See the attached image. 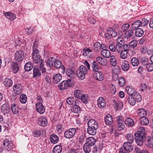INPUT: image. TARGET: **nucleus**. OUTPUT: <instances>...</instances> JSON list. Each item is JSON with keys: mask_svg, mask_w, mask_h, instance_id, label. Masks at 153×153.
Returning <instances> with one entry per match:
<instances>
[{"mask_svg": "<svg viewBox=\"0 0 153 153\" xmlns=\"http://www.w3.org/2000/svg\"><path fill=\"white\" fill-rule=\"evenodd\" d=\"M110 62L111 64L113 66H115L116 65V61L115 56L112 55L110 57Z\"/></svg>", "mask_w": 153, "mask_h": 153, "instance_id": "4d7b16f0", "label": "nucleus"}, {"mask_svg": "<svg viewBox=\"0 0 153 153\" xmlns=\"http://www.w3.org/2000/svg\"><path fill=\"white\" fill-rule=\"evenodd\" d=\"M146 65V68L149 71H152L153 70V64L151 63H146L144 64Z\"/></svg>", "mask_w": 153, "mask_h": 153, "instance_id": "6e6d98bb", "label": "nucleus"}, {"mask_svg": "<svg viewBox=\"0 0 153 153\" xmlns=\"http://www.w3.org/2000/svg\"><path fill=\"white\" fill-rule=\"evenodd\" d=\"M6 18L10 21H13L16 18V16L15 14L10 12H7L4 14Z\"/></svg>", "mask_w": 153, "mask_h": 153, "instance_id": "b1692460", "label": "nucleus"}, {"mask_svg": "<svg viewBox=\"0 0 153 153\" xmlns=\"http://www.w3.org/2000/svg\"><path fill=\"white\" fill-rule=\"evenodd\" d=\"M113 102H114V105L115 107L116 108L117 110H121L123 108V104L121 102H117L114 100Z\"/></svg>", "mask_w": 153, "mask_h": 153, "instance_id": "ea45409f", "label": "nucleus"}, {"mask_svg": "<svg viewBox=\"0 0 153 153\" xmlns=\"http://www.w3.org/2000/svg\"><path fill=\"white\" fill-rule=\"evenodd\" d=\"M97 105L100 108H103L106 105V102L102 97H99L97 100Z\"/></svg>", "mask_w": 153, "mask_h": 153, "instance_id": "ddd939ff", "label": "nucleus"}, {"mask_svg": "<svg viewBox=\"0 0 153 153\" xmlns=\"http://www.w3.org/2000/svg\"><path fill=\"white\" fill-rule=\"evenodd\" d=\"M112 74H117L120 72V69L118 67H115L112 69Z\"/></svg>", "mask_w": 153, "mask_h": 153, "instance_id": "338daca9", "label": "nucleus"}, {"mask_svg": "<svg viewBox=\"0 0 153 153\" xmlns=\"http://www.w3.org/2000/svg\"><path fill=\"white\" fill-rule=\"evenodd\" d=\"M50 140L51 143H56L59 141V137L57 135L55 134H52L51 136Z\"/></svg>", "mask_w": 153, "mask_h": 153, "instance_id": "c85d7f7f", "label": "nucleus"}, {"mask_svg": "<svg viewBox=\"0 0 153 153\" xmlns=\"http://www.w3.org/2000/svg\"><path fill=\"white\" fill-rule=\"evenodd\" d=\"M126 139L128 141L127 143H132L134 141V137L133 135L131 134H128L126 137Z\"/></svg>", "mask_w": 153, "mask_h": 153, "instance_id": "49530a36", "label": "nucleus"}, {"mask_svg": "<svg viewBox=\"0 0 153 153\" xmlns=\"http://www.w3.org/2000/svg\"><path fill=\"white\" fill-rule=\"evenodd\" d=\"M62 147L59 145H57L55 146L53 149V153H60L62 151Z\"/></svg>", "mask_w": 153, "mask_h": 153, "instance_id": "58836bf2", "label": "nucleus"}, {"mask_svg": "<svg viewBox=\"0 0 153 153\" xmlns=\"http://www.w3.org/2000/svg\"><path fill=\"white\" fill-rule=\"evenodd\" d=\"M131 63L134 66H137L139 64L138 59L135 57L132 58L131 60Z\"/></svg>", "mask_w": 153, "mask_h": 153, "instance_id": "3c124183", "label": "nucleus"}, {"mask_svg": "<svg viewBox=\"0 0 153 153\" xmlns=\"http://www.w3.org/2000/svg\"><path fill=\"white\" fill-rule=\"evenodd\" d=\"M62 63L60 60L55 59V61L54 62L53 66L57 68H59L62 67L61 68L62 69V73L64 74L65 72V67L63 65H62Z\"/></svg>", "mask_w": 153, "mask_h": 153, "instance_id": "f8f14e48", "label": "nucleus"}, {"mask_svg": "<svg viewBox=\"0 0 153 153\" xmlns=\"http://www.w3.org/2000/svg\"><path fill=\"white\" fill-rule=\"evenodd\" d=\"M33 77H39L41 76V74L39 68L37 66H34L33 69Z\"/></svg>", "mask_w": 153, "mask_h": 153, "instance_id": "a211bd4d", "label": "nucleus"}, {"mask_svg": "<svg viewBox=\"0 0 153 153\" xmlns=\"http://www.w3.org/2000/svg\"><path fill=\"white\" fill-rule=\"evenodd\" d=\"M56 129L57 131L59 133H61L64 130L63 125L61 124L58 125L57 126Z\"/></svg>", "mask_w": 153, "mask_h": 153, "instance_id": "e2e57ef3", "label": "nucleus"}, {"mask_svg": "<svg viewBox=\"0 0 153 153\" xmlns=\"http://www.w3.org/2000/svg\"><path fill=\"white\" fill-rule=\"evenodd\" d=\"M119 85L121 87L123 86L125 84V80L123 77H120L118 80Z\"/></svg>", "mask_w": 153, "mask_h": 153, "instance_id": "bf43d9fd", "label": "nucleus"}, {"mask_svg": "<svg viewBox=\"0 0 153 153\" xmlns=\"http://www.w3.org/2000/svg\"><path fill=\"white\" fill-rule=\"evenodd\" d=\"M128 52L126 51L122 50L120 53V57L123 59H126L127 57Z\"/></svg>", "mask_w": 153, "mask_h": 153, "instance_id": "052dcab7", "label": "nucleus"}, {"mask_svg": "<svg viewBox=\"0 0 153 153\" xmlns=\"http://www.w3.org/2000/svg\"><path fill=\"white\" fill-rule=\"evenodd\" d=\"M140 131L134 134V138L136 143L139 146H141L145 141L146 136L145 129L143 127L139 128Z\"/></svg>", "mask_w": 153, "mask_h": 153, "instance_id": "f257e3e1", "label": "nucleus"}, {"mask_svg": "<svg viewBox=\"0 0 153 153\" xmlns=\"http://www.w3.org/2000/svg\"><path fill=\"white\" fill-rule=\"evenodd\" d=\"M25 56V52L22 50H19L16 52L15 54V60L19 62L22 61Z\"/></svg>", "mask_w": 153, "mask_h": 153, "instance_id": "423d86ee", "label": "nucleus"}, {"mask_svg": "<svg viewBox=\"0 0 153 153\" xmlns=\"http://www.w3.org/2000/svg\"><path fill=\"white\" fill-rule=\"evenodd\" d=\"M107 32L109 36L110 35L113 37H116L117 35V33L115 30L111 27L108 28Z\"/></svg>", "mask_w": 153, "mask_h": 153, "instance_id": "a878e982", "label": "nucleus"}, {"mask_svg": "<svg viewBox=\"0 0 153 153\" xmlns=\"http://www.w3.org/2000/svg\"><path fill=\"white\" fill-rule=\"evenodd\" d=\"M55 59L53 57H50L47 60V65L49 67L53 66Z\"/></svg>", "mask_w": 153, "mask_h": 153, "instance_id": "c03bdc74", "label": "nucleus"}, {"mask_svg": "<svg viewBox=\"0 0 153 153\" xmlns=\"http://www.w3.org/2000/svg\"><path fill=\"white\" fill-rule=\"evenodd\" d=\"M132 96L137 102H140L142 100V98L140 94L138 92L134 91Z\"/></svg>", "mask_w": 153, "mask_h": 153, "instance_id": "e433bc0d", "label": "nucleus"}, {"mask_svg": "<svg viewBox=\"0 0 153 153\" xmlns=\"http://www.w3.org/2000/svg\"><path fill=\"white\" fill-rule=\"evenodd\" d=\"M140 20H137L134 22L131 25V28L133 30H137L138 29V27L140 26Z\"/></svg>", "mask_w": 153, "mask_h": 153, "instance_id": "f704fd0d", "label": "nucleus"}, {"mask_svg": "<svg viewBox=\"0 0 153 153\" xmlns=\"http://www.w3.org/2000/svg\"><path fill=\"white\" fill-rule=\"evenodd\" d=\"M96 141L94 137H91L88 138L85 143L88 144V146H92L95 144Z\"/></svg>", "mask_w": 153, "mask_h": 153, "instance_id": "c756f323", "label": "nucleus"}, {"mask_svg": "<svg viewBox=\"0 0 153 153\" xmlns=\"http://www.w3.org/2000/svg\"><path fill=\"white\" fill-rule=\"evenodd\" d=\"M91 146H88V145L86 143H85L83 146V149L85 152L86 153H88L91 150V149L90 147Z\"/></svg>", "mask_w": 153, "mask_h": 153, "instance_id": "603ef678", "label": "nucleus"}, {"mask_svg": "<svg viewBox=\"0 0 153 153\" xmlns=\"http://www.w3.org/2000/svg\"><path fill=\"white\" fill-rule=\"evenodd\" d=\"M25 69L27 71H30L33 68V66L30 62H28L26 63L25 65Z\"/></svg>", "mask_w": 153, "mask_h": 153, "instance_id": "a18cd8bd", "label": "nucleus"}, {"mask_svg": "<svg viewBox=\"0 0 153 153\" xmlns=\"http://www.w3.org/2000/svg\"><path fill=\"white\" fill-rule=\"evenodd\" d=\"M121 67L123 70L127 71L129 68L128 62L126 60H123L122 62Z\"/></svg>", "mask_w": 153, "mask_h": 153, "instance_id": "5701e85b", "label": "nucleus"}, {"mask_svg": "<svg viewBox=\"0 0 153 153\" xmlns=\"http://www.w3.org/2000/svg\"><path fill=\"white\" fill-rule=\"evenodd\" d=\"M36 108L37 111L40 114H43L45 111L44 105L41 102H37L36 104Z\"/></svg>", "mask_w": 153, "mask_h": 153, "instance_id": "9d476101", "label": "nucleus"}, {"mask_svg": "<svg viewBox=\"0 0 153 153\" xmlns=\"http://www.w3.org/2000/svg\"><path fill=\"white\" fill-rule=\"evenodd\" d=\"M140 123L141 125L146 126L149 123V121L147 118L143 117L140 118Z\"/></svg>", "mask_w": 153, "mask_h": 153, "instance_id": "cd10ccee", "label": "nucleus"}, {"mask_svg": "<svg viewBox=\"0 0 153 153\" xmlns=\"http://www.w3.org/2000/svg\"><path fill=\"white\" fill-rule=\"evenodd\" d=\"M123 45L117 43L116 45V50L118 53L121 50Z\"/></svg>", "mask_w": 153, "mask_h": 153, "instance_id": "69168bd1", "label": "nucleus"}, {"mask_svg": "<svg viewBox=\"0 0 153 153\" xmlns=\"http://www.w3.org/2000/svg\"><path fill=\"white\" fill-rule=\"evenodd\" d=\"M71 111L74 113H78L80 112L81 108L78 105L75 104L71 107Z\"/></svg>", "mask_w": 153, "mask_h": 153, "instance_id": "473e14b6", "label": "nucleus"}, {"mask_svg": "<svg viewBox=\"0 0 153 153\" xmlns=\"http://www.w3.org/2000/svg\"><path fill=\"white\" fill-rule=\"evenodd\" d=\"M100 44L99 42H96L93 46V49L96 52H99L100 50Z\"/></svg>", "mask_w": 153, "mask_h": 153, "instance_id": "de8ad7c7", "label": "nucleus"}, {"mask_svg": "<svg viewBox=\"0 0 153 153\" xmlns=\"http://www.w3.org/2000/svg\"><path fill=\"white\" fill-rule=\"evenodd\" d=\"M127 100L129 103L131 105H134L136 103V100L132 95H129L127 98Z\"/></svg>", "mask_w": 153, "mask_h": 153, "instance_id": "4c0bfd02", "label": "nucleus"}, {"mask_svg": "<svg viewBox=\"0 0 153 153\" xmlns=\"http://www.w3.org/2000/svg\"><path fill=\"white\" fill-rule=\"evenodd\" d=\"M104 120L106 124L107 125H111L113 123V117L110 114H108L105 116Z\"/></svg>", "mask_w": 153, "mask_h": 153, "instance_id": "aec40b11", "label": "nucleus"}, {"mask_svg": "<svg viewBox=\"0 0 153 153\" xmlns=\"http://www.w3.org/2000/svg\"><path fill=\"white\" fill-rule=\"evenodd\" d=\"M11 67L12 70L14 74L16 73L19 70L18 65L16 62H13L11 64Z\"/></svg>", "mask_w": 153, "mask_h": 153, "instance_id": "2f4dec72", "label": "nucleus"}, {"mask_svg": "<svg viewBox=\"0 0 153 153\" xmlns=\"http://www.w3.org/2000/svg\"><path fill=\"white\" fill-rule=\"evenodd\" d=\"M19 108L18 105L15 103L11 105V110L12 113L15 114H19Z\"/></svg>", "mask_w": 153, "mask_h": 153, "instance_id": "6ab92c4d", "label": "nucleus"}, {"mask_svg": "<svg viewBox=\"0 0 153 153\" xmlns=\"http://www.w3.org/2000/svg\"><path fill=\"white\" fill-rule=\"evenodd\" d=\"M39 52L38 50L35 49L32 54V59L33 62L35 63H40L41 60L42 59H40V56L38 53Z\"/></svg>", "mask_w": 153, "mask_h": 153, "instance_id": "1a4fd4ad", "label": "nucleus"}, {"mask_svg": "<svg viewBox=\"0 0 153 153\" xmlns=\"http://www.w3.org/2000/svg\"><path fill=\"white\" fill-rule=\"evenodd\" d=\"M146 145L149 148H152L153 147V139L152 138L148 139L146 142Z\"/></svg>", "mask_w": 153, "mask_h": 153, "instance_id": "8fccbe9b", "label": "nucleus"}, {"mask_svg": "<svg viewBox=\"0 0 153 153\" xmlns=\"http://www.w3.org/2000/svg\"><path fill=\"white\" fill-rule=\"evenodd\" d=\"M82 94L81 91L79 89L75 90L74 92V97L77 98H80V95Z\"/></svg>", "mask_w": 153, "mask_h": 153, "instance_id": "5fc2aeb1", "label": "nucleus"}, {"mask_svg": "<svg viewBox=\"0 0 153 153\" xmlns=\"http://www.w3.org/2000/svg\"><path fill=\"white\" fill-rule=\"evenodd\" d=\"M74 98L73 97H68L66 99V102L68 105H71L73 104L74 101Z\"/></svg>", "mask_w": 153, "mask_h": 153, "instance_id": "680f3d73", "label": "nucleus"}, {"mask_svg": "<svg viewBox=\"0 0 153 153\" xmlns=\"http://www.w3.org/2000/svg\"><path fill=\"white\" fill-rule=\"evenodd\" d=\"M66 74L68 76L71 78H74L75 76L74 71L70 68L66 69Z\"/></svg>", "mask_w": 153, "mask_h": 153, "instance_id": "7c9ffc66", "label": "nucleus"}, {"mask_svg": "<svg viewBox=\"0 0 153 153\" xmlns=\"http://www.w3.org/2000/svg\"><path fill=\"white\" fill-rule=\"evenodd\" d=\"M92 67L93 71L96 72L98 71V70L99 69V67L97 62L95 61H94L93 62L92 64Z\"/></svg>", "mask_w": 153, "mask_h": 153, "instance_id": "09e8293b", "label": "nucleus"}, {"mask_svg": "<svg viewBox=\"0 0 153 153\" xmlns=\"http://www.w3.org/2000/svg\"><path fill=\"white\" fill-rule=\"evenodd\" d=\"M126 125L130 127H132L134 125V122L131 118H127L125 121Z\"/></svg>", "mask_w": 153, "mask_h": 153, "instance_id": "4be33fe9", "label": "nucleus"}, {"mask_svg": "<svg viewBox=\"0 0 153 153\" xmlns=\"http://www.w3.org/2000/svg\"><path fill=\"white\" fill-rule=\"evenodd\" d=\"M76 132V129L72 128L65 131L64 132V137L67 139H71L73 138Z\"/></svg>", "mask_w": 153, "mask_h": 153, "instance_id": "0eeeda50", "label": "nucleus"}, {"mask_svg": "<svg viewBox=\"0 0 153 153\" xmlns=\"http://www.w3.org/2000/svg\"><path fill=\"white\" fill-rule=\"evenodd\" d=\"M43 62L44 60L42 59L41 60V62L40 63L39 68L40 71H42V75L45 76L47 73L45 68L44 67V65L43 64Z\"/></svg>", "mask_w": 153, "mask_h": 153, "instance_id": "bb28decb", "label": "nucleus"}, {"mask_svg": "<svg viewBox=\"0 0 153 153\" xmlns=\"http://www.w3.org/2000/svg\"><path fill=\"white\" fill-rule=\"evenodd\" d=\"M101 54L103 57L108 58L110 56L111 53L108 50L105 49L101 51Z\"/></svg>", "mask_w": 153, "mask_h": 153, "instance_id": "393cba45", "label": "nucleus"}, {"mask_svg": "<svg viewBox=\"0 0 153 153\" xmlns=\"http://www.w3.org/2000/svg\"><path fill=\"white\" fill-rule=\"evenodd\" d=\"M13 90L16 94L19 95L22 92V88L21 85L19 84H15L13 87Z\"/></svg>", "mask_w": 153, "mask_h": 153, "instance_id": "4468645a", "label": "nucleus"}, {"mask_svg": "<svg viewBox=\"0 0 153 153\" xmlns=\"http://www.w3.org/2000/svg\"><path fill=\"white\" fill-rule=\"evenodd\" d=\"M137 42L136 40H133L129 44L130 47L134 48L137 46Z\"/></svg>", "mask_w": 153, "mask_h": 153, "instance_id": "774afa93", "label": "nucleus"}, {"mask_svg": "<svg viewBox=\"0 0 153 153\" xmlns=\"http://www.w3.org/2000/svg\"><path fill=\"white\" fill-rule=\"evenodd\" d=\"M10 110L9 106L7 103L4 104L1 106V111L4 115L8 114Z\"/></svg>", "mask_w": 153, "mask_h": 153, "instance_id": "dca6fc26", "label": "nucleus"}, {"mask_svg": "<svg viewBox=\"0 0 153 153\" xmlns=\"http://www.w3.org/2000/svg\"><path fill=\"white\" fill-rule=\"evenodd\" d=\"M138 116L142 117H145L146 116L147 113L145 110L143 108H140L138 111Z\"/></svg>", "mask_w": 153, "mask_h": 153, "instance_id": "72a5a7b5", "label": "nucleus"}, {"mask_svg": "<svg viewBox=\"0 0 153 153\" xmlns=\"http://www.w3.org/2000/svg\"><path fill=\"white\" fill-rule=\"evenodd\" d=\"M88 70L86 67L81 65L77 71V76L81 79L83 80L85 77V75L87 73Z\"/></svg>", "mask_w": 153, "mask_h": 153, "instance_id": "20e7f679", "label": "nucleus"}, {"mask_svg": "<svg viewBox=\"0 0 153 153\" xmlns=\"http://www.w3.org/2000/svg\"><path fill=\"white\" fill-rule=\"evenodd\" d=\"M71 79H68L67 80L62 81L58 85V87L60 90H64L67 88L68 87L71 86Z\"/></svg>", "mask_w": 153, "mask_h": 153, "instance_id": "6e6552de", "label": "nucleus"}, {"mask_svg": "<svg viewBox=\"0 0 153 153\" xmlns=\"http://www.w3.org/2000/svg\"><path fill=\"white\" fill-rule=\"evenodd\" d=\"M144 31L141 28H139L136 30L135 35L138 37H141L143 34Z\"/></svg>", "mask_w": 153, "mask_h": 153, "instance_id": "79ce46f5", "label": "nucleus"}, {"mask_svg": "<svg viewBox=\"0 0 153 153\" xmlns=\"http://www.w3.org/2000/svg\"><path fill=\"white\" fill-rule=\"evenodd\" d=\"M27 101V97L25 94H22L20 96V101L22 103H25Z\"/></svg>", "mask_w": 153, "mask_h": 153, "instance_id": "37998d69", "label": "nucleus"}, {"mask_svg": "<svg viewBox=\"0 0 153 153\" xmlns=\"http://www.w3.org/2000/svg\"><path fill=\"white\" fill-rule=\"evenodd\" d=\"M134 32L132 30H129L126 31L123 35V37L126 39L130 38L133 34Z\"/></svg>", "mask_w": 153, "mask_h": 153, "instance_id": "c9c22d12", "label": "nucleus"}, {"mask_svg": "<svg viewBox=\"0 0 153 153\" xmlns=\"http://www.w3.org/2000/svg\"><path fill=\"white\" fill-rule=\"evenodd\" d=\"M88 126L87 132L88 134L92 135H95L99 127L97 122L94 120L91 119L88 121Z\"/></svg>", "mask_w": 153, "mask_h": 153, "instance_id": "f03ea898", "label": "nucleus"}, {"mask_svg": "<svg viewBox=\"0 0 153 153\" xmlns=\"http://www.w3.org/2000/svg\"><path fill=\"white\" fill-rule=\"evenodd\" d=\"M96 59L97 62L101 65L105 66L107 64V59L101 56L97 57Z\"/></svg>", "mask_w": 153, "mask_h": 153, "instance_id": "412c9836", "label": "nucleus"}, {"mask_svg": "<svg viewBox=\"0 0 153 153\" xmlns=\"http://www.w3.org/2000/svg\"><path fill=\"white\" fill-rule=\"evenodd\" d=\"M82 102L86 103L88 102L87 96L86 94L82 95L80 98Z\"/></svg>", "mask_w": 153, "mask_h": 153, "instance_id": "13d9d810", "label": "nucleus"}, {"mask_svg": "<svg viewBox=\"0 0 153 153\" xmlns=\"http://www.w3.org/2000/svg\"><path fill=\"white\" fill-rule=\"evenodd\" d=\"M12 81L9 78L6 79L4 82V84L7 87H10L12 84Z\"/></svg>", "mask_w": 153, "mask_h": 153, "instance_id": "a19ab883", "label": "nucleus"}, {"mask_svg": "<svg viewBox=\"0 0 153 153\" xmlns=\"http://www.w3.org/2000/svg\"><path fill=\"white\" fill-rule=\"evenodd\" d=\"M116 128L119 131L123 130L125 128L123 123L124 122V118L121 116H118L116 118Z\"/></svg>", "mask_w": 153, "mask_h": 153, "instance_id": "39448f33", "label": "nucleus"}, {"mask_svg": "<svg viewBox=\"0 0 153 153\" xmlns=\"http://www.w3.org/2000/svg\"><path fill=\"white\" fill-rule=\"evenodd\" d=\"M62 76L61 74H55L53 77V82L54 84L58 83L62 79Z\"/></svg>", "mask_w": 153, "mask_h": 153, "instance_id": "f3484780", "label": "nucleus"}, {"mask_svg": "<svg viewBox=\"0 0 153 153\" xmlns=\"http://www.w3.org/2000/svg\"><path fill=\"white\" fill-rule=\"evenodd\" d=\"M38 123L39 126L45 127L47 124L48 121L45 117H41L38 118Z\"/></svg>", "mask_w": 153, "mask_h": 153, "instance_id": "9b49d317", "label": "nucleus"}, {"mask_svg": "<svg viewBox=\"0 0 153 153\" xmlns=\"http://www.w3.org/2000/svg\"><path fill=\"white\" fill-rule=\"evenodd\" d=\"M94 78L99 81H102L104 79V77L102 73L99 71H97L94 74Z\"/></svg>", "mask_w": 153, "mask_h": 153, "instance_id": "2eb2a0df", "label": "nucleus"}, {"mask_svg": "<svg viewBox=\"0 0 153 153\" xmlns=\"http://www.w3.org/2000/svg\"><path fill=\"white\" fill-rule=\"evenodd\" d=\"M131 143L127 142L124 143L123 146L120 149L119 153H129L133 149V147Z\"/></svg>", "mask_w": 153, "mask_h": 153, "instance_id": "7ed1b4c3", "label": "nucleus"}, {"mask_svg": "<svg viewBox=\"0 0 153 153\" xmlns=\"http://www.w3.org/2000/svg\"><path fill=\"white\" fill-rule=\"evenodd\" d=\"M149 21L146 19H143L140 21V26L142 27H145L148 23Z\"/></svg>", "mask_w": 153, "mask_h": 153, "instance_id": "0e129e2a", "label": "nucleus"}, {"mask_svg": "<svg viewBox=\"0 0 153 153\" xmlns=\"http://www.w3.org/2000/svg\"><path fill=\"white\" fill-rule=\"evenodd\" d=\"M126 90L129 95H132L134 92L133 88L129 86H127L126 88Z\"/></svg>", "mask_w": 153, "mask_h": 153, "instance_id": "864d4df0", "label": "nucleus"}]
</instances>
